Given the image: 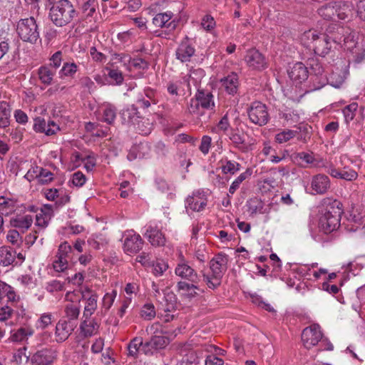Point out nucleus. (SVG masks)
<instances>
[{"mask_svg": "<svg viewBox=\"0 0 365 365\" xmlns=\"http://www.w3.org/2000/svg\"><path fill=\"white\" fill-rule=\"evenodd\" d=\"M33 172L36 174V177H38L40 181L43 184L50 182L53 178V174L51 171L42 168L36 167Z\"/></svg>", "mask_w": 365, "mask_h": 365, "instance_id": "46", "label": "nucleus"}, {"mask_svg": "<svg viewBox=\"0 0 365 365\" xmlns=\"http://www.w3.org/2000/svg\"><path fill=\"white\" fill-rule=\"evenodd\" d=\"M38 74L42 83L50 85L56 74V71H53L47 66H41L38 68Z\"/></svg>", "mask_w": 365, "mask_h": 365, "instance_id": "37", "label": "nucleus"}, {"mask_svg": "<svg viewBox=\"0 0 365 365\" xmlns=\"http://www.w3.org/2000/svg\"><path fill=\"white\" fill-rule=\"evenodd\" d=\"M311 69L314 73L312 77L313 81H317V85H314L312 90H318L322 88L327 83V75L324 74V70L321 64L316 63L311 65Z\"/></svg>", "mask_w": 365, "mask_h": 365, "instance_id": "27", "label": "nucleus"}, {"mask_svg": "<svg viewBox=\"0 0 365 365\" xmlns=\"http://www.w3.org/2000/svg\"><path fill=\"white\" fill-rule=\"evenodd\" d=\"M98 4L96 0H87L81 6V9L85 16L88 17L93 16L96 11Z\"/></svg>", "mask_w": 365, "mask_h": 365, "instance_id": "51", "label": "nucleus"}, {"mask_svg": "<svg viewBox=\"0 0 365 365\" xmlns=\"http://www.w3.org/2000/svg\"><path fill=\"white\" fill-rule=\"evenodd\" d=\"M144 241L139 234L133 230L127 231L124 236L123 249L125 254L131 255L139 252L143 247Z\"/></svg>", "mask_w": 365, "mask_h": 365, "instance_id": "9", "label": "nucleus"}, {"mask_svg": "<svg viewBox=\"0 0 365 365\" xmlns=\"http://www.w3.org/2000/svg\"><path fill=\"white\" fill-rule=\"evenodd\" d=\"M146 331L152 336L143 346V351L145 354H153L155 351L164 349L170 342L168 337L162 335L164 331L160 323H153L146 329Z\"/></svg>", "mask_w": 365, "mask_h": 365, "instance_id": "5", "label": "nucleus"}, {"mask_svg": "<svg viewBox=\"0 0 365 365\" xmlns=\"http://www.w3.org/2000/svg\"><path fill=\"white\" fill-rule=\"evenodd\" d=\"M81 331L84 336H91L98 329V324L95 320H84L80 327Z\"/></svg>", "mask_w": 365, "mask_h": 365, "instance_id": "38", "label": "nucleus"}, {"mask_svg": "<svg viewBox=\"0 0 365 365\" xmlns=\"http://www.w3.org/2000/svg\"><path fill=\"white\" fill-rule=\"evenodd\" d=\"M173 17V13L170 11L158 13L153 17V24L156 27L165 28L169 31H173L177 27V22L175 20H172Z\"/></svg>", "mask_w": 365, "mask_h": 365, "instance_id": "17", "label": "nucleus"}, {"mask_svg": "<svg viewBox=\"0 0 365 365\" xmlns=\"http://www.w3.org/2000/svg\"><path fill=\"white\" fill-rule=\"evenodd\" d=\"M76 325L73 322L66 319H61L56 326V336L58 341H63L68 339L72 333Z\"/></svg>", "mask_w": 365, "mask_h": 365, "instance_id": "21", "label": "nucleus"}, {"mask_svg": "<svg viewBox=\"0 0 365 365\" xmlns=\"http://www.w3.org/2000/svg\"><path fill=\"white\" fill-rule=\"evenodd\" d=\"M117 292L115 290H113L111 292H107L105 294L101 304V312L102 314H106L108 309L112 307Z\"/></svg>", "mask_w": 365, "mask_h": 365, "instance_id": "40", "label": "nucleus"}, {"mask_svg": "<svg viewBox=\"0 0 365 365\" xmlns=\"http://www.w3.org/2000/svg\"><path fill=\"white\" fill-rule=\"evenodd\" d=\"M175 273L182 279L193 283H198L200 279L197 272L182 258L177 264Z\"/></svg>", "mask_w": 365, "mask_h": 365, "instance_id": "15", "label": "nucleus"}, {"mask_svg": "<svg viewBox=\"0 0 365 365\" xmlns=\"http://www.w3.org/2000/svg\"><path fill=\"white\" fill-rule=\"evenodd\" d=\"M212 143V138L209 135H203L201 139V143L199 147L200 150L204 154L207 155L209 153Z\"/></svg>", "mask_w": 365, "mask_h": 365, "instance_id": "64", "label": "nucleus"}, {"mask_svg": "<svg viewBox=\"0 0 365 365\" xmlns=\"http://www.w3.org/2000/svg\"><path fill=\"white\" fill-rule=\"evenodd\" d=\"M357 108L358 105L356 103H351L344 108L343 113L347 122L354 119Z\"/></svg>", "mask_w": 365, "mask_h": 365, "instance_id": "57", "label": "nucleus"}, {"mask_svg": "<svg viewBox=\"0 0 365 365\" xmlns=\"http://www.w3.org/2000/svg\"><path fill=\"white\" fill-rule=\"evenodd\" d=\"M86 181L85 175L78 171L73 174L71 182L76 187H82Z\"/></svg>", "mask_w": 365, "mask_h": 365, "instance_id": "63", "label": "nucleus"}, {"mask_svg": "<svg viewBox=\"0 0 365 365\" xmlns=\"http://www.w3.org/2000/svg\"><path fill=\"white\" fill-rule=\"evenodd\" d=\"M78 71V66L75 63H64L61 73L65 76H73Z\"/></svg>", "mask_w": 365, "mask_h": 365, "instance_id": "58", "label": "nucleus"}, {"mask_svg": "<svg viewBox=\"0 0 365 365\" xmlns=\"http://www.w3.org/2000/svg\"><path fill=\"white\" fill-rule=\"evenodd\" d=\"M297 130L286 129L275 135V140L278 143H284L294 138L297 134Z\"/></svg>", "mask_w": 365, "mask_h": 365, "instance_id": "45", "label": "nucleus"}, {"mask_svg": "<svg viewBox=\"0 0 365 365\" xmlns=\"http://www.w3.org/2000/svg\"><path fill=\"white\" fill-rule=\"evenodd\" d=\"M195 52V49L190 40L187 36H185L176 49L175 55L177 59L184 63L190 61L191 57L194 56Z\"/></svg>", "mask_w": 365, "mask_h": 365, "instance_id": "16", "label": "nucleus"}, {"mask_svg": "<svg viewBox=\"0 0 365 365\" xmlns=\"http://www.w3.org/2000/svg\"><path fill=\"white\" fill-rule=\"evenodd\" d=\"M349 29L335 24H330L324 32L317 29L304 31L301 36L303 45L313 50L315 54L324 57L329 55L336 46L344 42V49L349 51L351 61L359 64L365 59V38L358 42L354 33H349Z\"/></svg>", "mask_w": 365, "mask_h": 365, "instance_id": "1", "label": "nucleus"}, {"mask_svg": "<svg viewBox=\"0 0 365 365\" xmlns=\"http://www.w3.org/2000/svg\"><path fill=\"white\" fill-rule=\"evenodd\" d=\"M133 126L140 134L143 135H148L151 132V125L149 120L144 118H141L140 120L138 121Z\"/></svg>", "mask_w": 365, "mask_h": 365, "instance_id": "50", "label": "nucleus"}, {"mask_svg": "<svg viewBox=\"0 0 365 365\" xmlns=\"http://www.w3.org/2000/svg\"><path fill=\"white\" fill-rule=\"evenodd\" d=\"M108 76L110 78L115 81V84L120 86L123 83L124 78L120 71L117 69H109Z\"/></svg>", "mask_w": 365, "mask_h": 365, "instance_id": "61", "label": "nucleus"}, {"mask_svg": "<svg viewBox=\"0 0 365 365\" xmlns=\"http://www.w3.org/2000/svg\"><path fill=\"white\" fill-rule=\"evenodd\" d=\"M143 345L144 344L143 342L142 338L135 337L132 339L128 346L129 356L135 357L138 355L140 346L142 347L141 349L143 350Z\"/></svg>", "mask_w": 365, "mask_h": 365, "instance_id": "47", "label": "nucleus"}, {"mask_svg": "<svg viewBox=\"0 0 365 365\" xmlns=\"http://www.w3.org/2000/svg\"><path fill=\"white\" fill-rule=\"evenodd\" d=\"M98 296L96 293H91L90 296L84 299L86 305L83 311V317H90L96 310L98 307Z\"/></svg>", "mask_w": 365, "mask_h": 365, "instance_id": "32", "label": "nucleus"}, {"mask_svg": "<svg viewBox=\"0 0 365 365\" xmlns=\"http://www.w3.org/2000/svg\"><path fill=\"white\" fill-rule=\"evenodd\" d=\"M11 108L6 101H0V128H6L10 125Z\"/></svg>", "mask_w": 365, "mask_h": 365, "instance_id": "33", "label": "nucleus"}, {"mask_svg": "<svg viewBox=\"0 0 365 365\" xmlns=\"http://www.w3.org/2000/svg\"><path fill=\"white\" fill-rule=\"evenodd\" d=\"M323 334L318 324L305 328L302 334V340L305 348L309 349L316 346L322 339Z\"/></svg>", "mask_w": 365, "mask_h": 365, "instance_id": "11", "label": "nucleus"}, {"mask_svg": "<svg viewBox=\"0 0 365 365\" xmlns=\"http://www.w3.org/2000/svg\"><path fill=\"white\" fill-rule=\"evenodd\" d=\"M100 113L101 121L112 125L116 118L117 109L111 104H106L101 108Z\"/></svg>", "mask_w": 365, "mask_h": 365, "instance_id": "30", "label": "nucleus"}, {"mask_svg": "<svg viewBox=\"0 0 365 365\" xmlns=\"http://www.w3.org/2000/svg\"><path fill=\"white\" fill-rule=\"evenodd\" d=\"M197 284L193 282L190 284L185 281H180L177 284V288L179 291L186 292L190 296L194 297L197 294L196 290H199Z\"/></svg>", "mask_w": 365, "mask_h": 365, "instance_id": "44", "label": "nucleus"}, {"mask_svg": "<svg viewBox=\"0 0 365 365\" xmlns=\"http://www.w3.org/2000/svg\"><path fill=\"white\" fill-rule=\"evenodd\" d=\"M45 289L50 293L61 292L65 289V283L57 279L51 280L46 283Z\"/></svg>", "mask_w": 365, "mask_h": 365, "instance_id": "49", "label": "nucleus"}, {"mask_svg": "<svg viewBox=\"0 0 365 365\" xmlns=\"http://www.w3.org/2000/svg\"><path fill=\"white\" fill-rule=\"evenodd\" d=\"M16 210V201L11 198L0 196L1 215H9Z\"/></svg>", "mask_w": 365, "mask_h": 365, "instance_id": "35", "label": "nucleus"}, {"mask_svg": "<svg viewBox=\"0 0 365 365\" xmlns=\"http://www.w3.org/2000/svg\"><path fill=\"white\" fill-rule=\"evenodd\" d=\"M149 68V63L142 58H128L127 69L129 71H138V77H142L143 73Z\"/></svg>", "mask_w": 365, "mask_h": 365, "instance_id": "26", "label": "nucleus"}, {"mask_svg": "<svg viewBox=\"0 0 365 365\" xmlns=\"http://www.w3.org/2000/svg\"><path fill=\"white\" fill-rule=\"evenodd\" d=\"M34 130L36 132L44 133L47 135H51L55 133V129L50 128V123L41 118H36L34 125Z\"/></svg>", "mask_w": 365, "mask_h": 365, "instance_id": "36", "label": "nucleus"}, {"mask_svg": "<svg viewBox=\"0 0 365 365\" xmlns=\"http://www.w3.org/2000/svg\"><path fill=\"white\" fill-rule=\"evenodd\" d=\"M145 237L153 246L161 247L165 244L164 235L156 227L148 226L145 233Z\"/></svg>", "mask_w": 365, "mask_h": 365, "instance_id": "23", "label": "nucleus"}, {"mask_svg": "<svg viewBox=\"0 0 365 365\" xmlns=\"http://www.w3.org/2000/svg\"><path fill=\"white\" fill-rule=\"evenodd\" d=\"M246 135L242 130H232L230 133L229 138L235 148L245 152L247 150Z\"/></svg>", "mask_w": 365, "mask_h": 365, "instance_id": "24", "label": "nucleus"}, {"mask_svg": "<svg viewBox=\"0 0 365 365\" xmlns=\"http://www.w3.org/2000/svg\"><path fill=\"white\" fill-rule=\"evenodd\" d=\"M289 78L295 82L301 83L308 77L307 68L301 62H297L288 70Z\"/></svg>", "mask_w": 365, "mask_h": 365, "instance_id": "22", "label": "nucleus"}, {"mask_svg": "<svg viewBox=\"0 0 365 365\" xmlns=\"http://www.w3.org/2000/svg\"><path fill=\"white\" fill-rule=\"evenodd\" d=\"M16 33L25 42L36 43L39 38V31L34 17L20 19L16 24Z\"/></svg>", "mask_w": 365, "mask_h": 365, "instance_id": "6", "label": "nucleus"}, {"mask_svg": "<svg viewBox=\"0 0 365 365\" xmlns=\"http://www.w3.org/2000/svg\"><path fill=\"white\" fill-rule=\"evenodd\" d=\"M345 160H349L346 155H341L339 160L336 162V166L330 164L326 166V171L331 177L343 179L349 181L354 180L357 178L358 174L356 171L351 169L346 170V166L341 169V166L344 165Z\"/></svg>", "mask_w": 365, "mask_h": 365, "instance_id": "8", "label": "nucleus"}, {"mask_svg": "<svg viewBox=\"0 0 365 365\" xmlns=\"http://www.w3.org/2000/svg\"><path fill=\"white\" fill-rule=\"evenodd\" d=\"M56 358V351L52 349H43L36 351L31 358L35 365H48Z\"/></svg>", "mask_w": 365, "mask_h": 365, "instance_id": "18", "label": "nucleus"}, {"mask_svg": "<svg viewBox=\"0 0 365 365\" xmlns=\"http://www.w3.org/2000/svg\"><path fill=\"white\" fill-rule=\"evenodd\" d=\"M228 261L227 255L219 253L210 261L211 274L202 272L203 281L210 289H214L220 285L222 276L227 269Z\"/></svg>", "mask_w": 365, "mask_h": 365, "instance_id": "3", "label": "nucleus"}, {"mask_svg": "<svg viewBox=\"0 0 365 365\" xmlns=\"http://www.w3.org/2000/svg\"><path fill=\"white\" fill-rule=\"evenodd\" d=\"M81 88L91 93L96 89V86L92 79L88 76H83L79 80Z\"/></svg>", "mask_w": 365, "mask_h": 365, "instance_id": "56", "label": "nucleus"}, {"mask_svg": "<svg viewBox=\"0 0 365 365\" xmlns=\"http://www.w3.org/2000/svg\"><path fill=\"white\" fill-rule=\"evenodd\" d=\"M151 266H153V273L157 277L163 275L168 268V264L164 261L151 263Z\"/></svg>", "mask_w": 365, "mask_h": 365, "instance_id": "59", "label": "nucleus"}, {"mask_svg": "<svg viewBox=\"0 0 365 365\" xmlns=\"http://www.w3.org/2000/svg\"><path fill=\"white\" fill-rule=\"evenodd\" d=\"M335 14L339 19L344 20L352 14L354 5L351 1L334 2Z\"/></svg>", "mask_w": 365, "mask_h": 365, "instance_id": "25", "label": "nucleus"}, {"mask_svg": "<svg viewBox=\"0 0 365 365\" xmlns=\"http://www.w3.org/2000/svg\"><path fill=\"white\" fill-rule=\"evenodd\" d=\"M6 240L14 246L19 247L22 242L19 232L16 230H9L6 235Z\"/></svg>", "mask_w": 365, "mask_h": 365, "instance_id": "54", "label": "nucleus"}, {"mask_svg": "<svg viewBox=\"0 0 365 365\" xmlns=\"http://www.w3.org/2000/svg\"><path fill=\"white\" fill-rule=\"evenodd\" d=\"M222 86L225 88L227 93L234 95L237 93L239 80L235 73H232L221 80Z\"/></svg>", "mask_w": 365, "mask_h": 365, "instance_id": "28", "label": "nucleus"}, {"mask_svg": "<svg viewBox=\"0 0 365 365\" xmlns=\"http://www.w3.org/2000/svg\"><path fill=\"white\" fill-rule=\"evenodd\" d=\"M25 256L10 247L9 246L0 247V264L3 267L16 265L22 263Z\"/></svg>", "mask_w": 365, "mask_h": 365, "instance_id": "10", "label": "nucleus"}, {"mask_svg": "<svg viewBox=\"0 0 365 365\" xmlns=\"http://www.w3.org/2000/svg\"><path fill=\"white\" fill-rule=\"evenodd\" d=\"M244 59L247 66L253 70L260 71L267 66L264 56L256 48L247 50Z\"/></svg>", "mask_w": 365, "mask_h": 365, "instance_id": "12", "label": "nucleus"}, {"mask_svg": "<svg viewBox=\"0 0 365 365\" xmlns=\"http://www.w3.org/2000/svg\"><path fill=\"white\" fill-rule=\"evenodd\" d=\"M80 314V306L72 303L68 304L65 307V314L68 322L76 320Z\"/></svg>", "mask_w": 365, "mask_h": 365, "instance_id": "43", "label": "nucleus"}, {"mask_svg": "<svg viewBox=\"0 0 365 365\" xmlns=\"http://www.w3.org/2000/svg\"><path fill=\"white\" fill-rule=\"evenodd\" d=\"M71 246L67 242L61 243L56 254V259L53 262V268L57 272H63L67 269L68 255L71 252Z\"/></svg>", "mask_w": 365, "mask_h": 365, "instance_id": "13", "label": "nucleus"}, {"mask_svg": "<svg viewBox=\"0 0 365 365\" xmlns=\"http://www.w3.org/2000/svg\"><path fill=\"white\" fill-rule=\"evenodd\" d=\"M156 315L154 305L152 303L145 304L140 310V316L145 320H151Z\"/></svg>", "mask_w": 365, "mask_h": 365, "instance_id": "48", "label": "nucleus"}, {"mask_svg": "<svg viewBox=\"0 0 365 365\" xmlns=\"http://www.w3.org/2000/svg\"><path fill=\"white\" fill-rule=\"evenodd\" d=\"M195 97L198 99L201 108L204 109L214 108V96L212 93L203 90H197Z\"/></svg>", "mask_w": 365, "mask_h": 365, "instance_id": "31", "label": "nucleus"}, {"mask_svg": "<svg viewBox=\"0 0 365 365\" xmlns=\"http://www.w3.org/2000/svg\"><path fill=\"white\" fill-rule=\"evenodd\" d=\"M50 220L51 218L43 216V214H37L35 223L36 232H43L48 226Z\"/></svg>", "mask_w": 365, "mask_h": 365, "instance_id": "52", "label": "nucleus"}, {"mask_svg": "<svg viewBox=\"0 0 365 365\" xmlns=\"http://www.w3.org/2000/svg\"><path fill=\"white\" fill-rule=\"evenodd\" d=\"M342 205L337 200L324 199L320 211L319 228L325 234L336 230L340 226Z\"/></svg>", "mask_w": 365, "mask_h": 365, "instance_id": "2", "label": "nucleus"}, {"mask_svg": "<svg viewBox=\"0 0 365 365\" xmlns=\"http://www.w3.org/2000/svg\"><path fill=\"white\" fill-rule=\"evenodd\" d=\"M318 14L326 20L335 19L336 14L334 3L333 4H329L321 6L318 9Z\"/></svg>", "mask_w": 365, "mask_h": 365, "instance_id": "42", "label": "nucleus"}, {"mask_svg": "<svg viewBox=\"0 0 365 365\" xmlns=\"http://www.w3.org/2000/svg\"><path fill=\"white\" fill-rule=\"evenodd\" d=\"M77 11L68 0H59L50 9L51 21L57 26H64L77 16Z\"/></svg>", "mask_w": 365, "mask_h": 365, "instance_id": "4", "label": "nucleus"}, {"mask_svg": "<svg viewBox=\"0 0 365 365\" xmlns=\"http://www.w3.org/2000/svg\"><path fill=\"white\" fill-rule=\"evenodd\" d=\"M252 171L250 168H247L245 172L241 173L235 180L232 182L229 188V194L233 195L235 191L240 187L241 183L247 178L251 176Z\"/></svg>", "mask_w": 365, "mask_h": 365, "instance_id": "41", "label": "nucleus"}, {"mask_svg": "<svg viewBox=\"0 0 365 365\" xmlns=\"http://www.w3.org/2000/svg\"><path fill=\"white\" fill-rule=\"evenodd\" d=\"M247 114L250 120L259 126L267 124L269 120V115L265 104L259 102H252L247 108Z\"/></svg>", "mask_w": 365, "mask_h": 365, "instance_id": "7", "label": "nucleus"}, {"mask_svg": "<svg viewBox=\"0 0 365 365\" xmlns=\"http://www.w3.org/2000/svg\"><path fill=\"white\" fill-rule=\"evenodd\" d=\"M53 315L51 313H43L37 321V327L44 329L52 323Z\"/></svg>", "mask_w": 365, "mask_h": 365, "instance_id": "55", "label": "nucleus"}, {"mask_svg": "<svg viewBox=\"0 0 365 365\" xmlns=\"http://www.w3.org/2000/svg\"><path fill=\"white\" fill-rule=\"evenodd\" d=\"M120 114L122 123L128 125H134L142 118L134 105L123 108Z\"/></svg>", "mask_w": 365, "mask_h": 365, "instance_id": "20", "label": "nucleus"}, {"mask_svg": "<svg viewBox=\"0 0 365 365\" xmlns=\"http://www.w3.org/2000/svg\"><path fill=\"white\" fill-rule=\"evenodd\" d=\"M11 225L22 232L27 230L33 223V217L30 215H19L11 219Z\"/></svg>", "mask_w": 365, "mask_h": 365, "instance_id": "29", "label": "nucleus"}, {"mask_svg": "<svg viewBox=\"0 0 365 365\" xmlns=\"http://www.w3.org/2000/svg\"><path fill=\"white\" fill-rule=\"evenodd\" d=\"M139 148H147V144L140 143L133 146L127 155V158L130 161L136 158H143L145 157V153H137Z\"/></svg>", "mask_w": 365, "mask_h": 365, "instance_id": "53", "label": "nucleus"}, {"mask_svg": "<svg viewBox=\"0 0 365 365\" xmlns=\"http://www.w3.org/2000/svg\"><path fill=\"white\" fill-rule=\"evenodd\" d=\"M207 199L204 192L197 190L192 195L188 196L185 200V208L194 212H200L207 205Z\"/></svg>", "mask_w": 365, "mask_h": 365, "instance_id": "14", "label": "nucleus"}, {"mask_svg": "<svg viewBox=\"0 0 365 365\" xmlns=\"http://www.w3.org/2000/svg\"><path fill=\"white\" fill-rule=\"evenodd\" d=\"M222 164L221 170L222 173L225 175L230 174L232 175L237 173L241 168V165L235 161L224 158L220 160Z\"/></svg>", "mask_w": 365, "mask_h": 365, "instance_id": "34", "label": "nucleus"}, {"mask_svg": "<svg viewBox=\"0 0 365 365\" xmlns=\"http://www.w3.org/2000/svg\"><path fill=\"white\" fill-rule=\"evenodd\" d=\"M311 187L314 194L323 195L327 192L330 187V180L329 178L324 174H318L313 176L311 181Z\"/></svg>", "mask_w": 365, "mask_h": 365, "instance_id": "19", "label": "nucleus"}, {"mask_svg": "<svg viewBox=\"0 0 365 365\" xmlns=\"http://www.w3.org/2000/svg\"><path fill=\"white\" fill-rule=\"evenodd\" d=\"M215 25V21L211 15L207 14L202 19L201 26L206 31H211Z\"/></svg>", "mask_w": 365, "mask_h": 365, "instance_id": "62", "label": "nucleus"}, {"mask_svg": "<svg viewBox=\"0 0 365 365\" xmlns=\"http://www.w3.org/2000/svg\"><path fill=\"white\" fill-rule=\"evenodd\" d=\"M345 76L341 71L336 69L332 71L329 76H327V83L328 82L331 86L334 88H339L344 82Z\"/></svg>", "mask_w": 365, "mask_h": 365, "instance_id": "39", "label": "nucleus"}, {"mask_svg": "<svg viewBox=\"0 0 365 365\" xmlns=\"http://www.w3.org/2000/svg\"><path fill=\"white\" fill-rule=\"evenodd\" d=\"M31 334L32 331H29L25 328H20L11 335V340L14 341H21Z\"/></svg>", "mask_w": 365, "mask_h": 365, "instance_id": "60", "label": "nucleus"}]
</instances>
